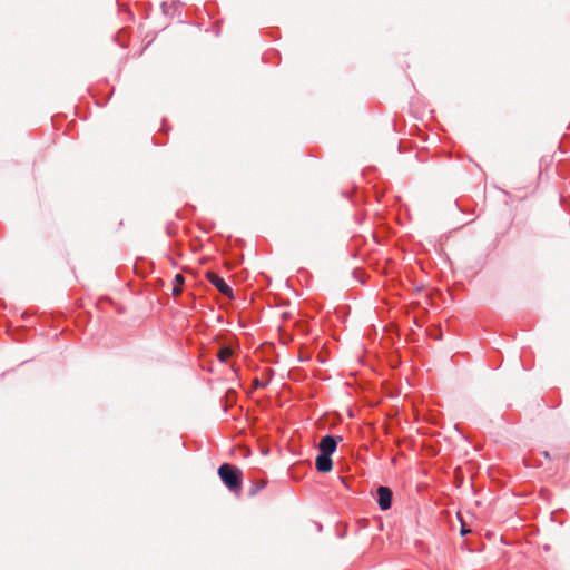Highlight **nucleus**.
Returning <instances> with one entry per match:
<instances>
[{
  "instance_id": "nucleus-1",
  "label": "nucleus",
  "mask_w": 570,
  "mask_h": 570,
  "mask_svg": "<svg viewBox=\"0 0 570 570\" xmlns=\"http://www.w3.org/2000/svg\"><path fill=\"white\" fill-rule=\"evenodd\" d=\"M218 475L232 492H239L242 488V471L236 466L224 463L218 468Z\"/></svg>"
},
{
  "instance_id": "nucleus-2",
  "label": "nucleus",
  "mask_w": 570,
  "mask_h": 570,
  "mask_svg": "<svg viewBox=\"0 0 570 570\" xmlns=\"http://www.w3.org/2000/svg\"><path fill=\"white\" fill-rule=\"evenodd\" d=\"M207 279L208 282L215 286V288L223 295L232 298L234 296V292L232 287L222 278L219 275H217L214 272L207 273Z\"/></svg>"
},
{
  "instance_id": "nucleus-3",
  "label": "nucleus",
  "mask_w": 570,
  "mask_h": 570,
  "mask_svg": "<svg viewBox=\"0 0 570 570\" xmlns=\"http://www.w3.org/2000/svg\"><path fill=\"white\" fill-rule=\"evenodd\" d=\"M393 493L389 487L380 485L376 489L377 505L382 511H386L392 505Z\"/></svg>"
},
{
  "instance_id": "nucleus-4",
  "label": "nucleus",
  "mask_w": 570,
  "mask_h": 570,
  "mask_svg": "<svg viewBox=\"0 0 570 570\" xmlns=\"http://www.w3.org/2000/svg\"><path fill=\"white\" fill-rule=\"evenodd\" d=\"M338 440H342V438H336L330 434L323 436L318 443V452L332 455L336 451Z\"/></svg>"
},
{
  "instance_id": "nucleus-5",
  "label": "nucleus",
  "mask_w": 570,
  "mask_h": 570,
  "mask_svg": "<svg viewBox=\"0 0 570 570\" xmlns=\"http://www.w3.org/2000/svg\"><path fill=\"white\" fill-rule=\"evenodd\" d=\"M315 465L318 472L326 473L330 472L333 468V462L331 455H326L323 453L317 454L315 460Z\"/></svg>"
},
{
  "instance_id": "nucleus-6",
  "label": "nucleus",
  "mask_w": 570,
  "mask_h": 570,
  "mask_svg": "<svg viewBox=\"0 0 570 570\" xmlns=\"http://www.w3.org/2000/svg\"><path fill=\"white\" fill-rule=\"evenodd\" d=\"M233 353L234 351L230 346H223L217 353V358L220 363H226Z\"/></svg>"
},
{
  "instance_id": "nucleus-7",
  "label": "nucleus",
  "mask_w": 570,
  "mask_h": 570,
  "mask_svg": "<svg viewBox=\"0 0 570 570\" xmlns=\"http://www.w3.org/2000/svg\"><path fill=\"white\" fill-rule=\"evenodd\" d=\"M185 283V277L181 274H176L174 278V288L173 293L174 295H179L181 292V286Z\"/></svg>"
},
{
  "instance_id": "nucleus-8",
  "label": "nucleus",
  "mask_w": 570,
  "mask_h": 570,
  "mask_svg": "<svg viewBox=\"0 0 570 570\" xmlns=\"http://www.w3.org/2000/svg\"><path fill=\"white\" fill-rule=\"evenodd\" d=\"M460 521H461L460 533H461V535H466L468 533L471 532V530L466 528V525L463 523L462 519H460Z\"/></svg>"
},
{
  "instance_id": "nucleus-9",
  "label": "nucleus",
  "mask_w": 570,
  "mask_h": 570,
  "mask_svg": "<svg viewBox=\"0 0 570 570\" xmlns=\"http://www.w3.org/2000/svg\"><path fill=\"white\" fill-rule=\"evenodd\" d=\"M254 386L258 389V387H264L265 384L262 381H259L258 379H255Z\"/></svg>"
},
{
  "instance_id": "nucleus-10",
  "label": "nucleus",
  "mask_w": 570,
  "mask_h": 570,
  "mask_svg": "<svg viewBox=\"0 0 570 570\" xmlns=\"http://www.w3.org/2000/svg\"><path fill=\"white\" fill-rule=\"evenodd\" d=\"M256 491H257V488H256V489H253V490L250 491V494H252V495H253V494H255V493H256Z\"/></svg>"
}]
</instances>
